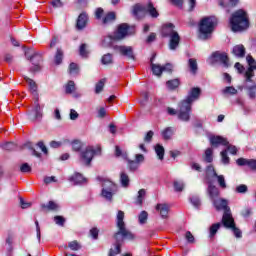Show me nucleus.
Listing matches in <instances>:
<instances>
[{
	"instance_id": "1",
	"label": "nucleus",
	"mask_w": 256,
	"mask_h": 256,
	"mask_svg": "<svg viewBox=\"0 0 256 256\" xmlns=\"http://www.w3.org/2000/svg\"><path fill=\"white\" fill-rule=\"evenodd\" d=\"M125 212L119 210L116 216V225L118 231L114 234V239L116 243L109 251V256L119 255L121 253V242L123 241H133L135 239V234H132L131 231L125 226Z\"/></svg>"
},
{
	"instance_id": "2",
	"label": "nucleus",
	"mask_w": 256,
	"mask_h": 256,
	"mask_svg": "<svg viewBox=\"0 0 256 256\" xmlns=\"http://www.w3.org/2000/svg\"><path fill=\"white\" fill-rule=\"evenodd\" d=\"M230 27L234 33H239L249 29V15L247 11L239 9L230 18Z\"/></svg>"
},
{
	"instance_id": "3",
	"label": "nucleus",
	"mask_w": 256,
	"mask_h": 256,
	"mask_svg": "<svg viewBox=\"0 0 256 256\" xmlns=\"http://www.w3.org/2000/svg\"><path fill=\"white\" fill-rule=\"evenodd\" d=\"M217 23V18L210 16L203 18L199 24V39L206 41V39H211V34L215 29V24Z\"/></svg>"
},
{
	"instance_id": "4",
	"label": "nucleus",
	"mask_w": 256,
	"mask_h": 256,
	"mask_svg": "<svg viewBox=\"0 0 256 256\" xmlns=\"http://www.w3.org/2000/svg\"><path fill=\"white\" fill-rule=\"evenodd\" d=\"M162 36L169 37V49L175 51L179 47L181 37L179 33L175 31V25L168 23L162 27Z\"/></svg>"
},
{
	"instance_id": "5",
	"label": "nucleus",
	"mask_w": 256,
	"mask_h": 256,
	"mask_svg": "<svg viewBox=\"0 0 256 256\" xmlns=\"http://www.w3.org/2000/svg\"><path fill=\"white\" fill-rule=\"evenodd\" d=\"M222 225L226 227V229H231L236 239H241V237H243V232L235 226V220L233 219L231 212L226 211L223 214Z\"/></svg>"
},
{
	"instance_id": "6",
	"label": "nucleus",
	"mask_w": 256,
	"mask_h": 256,
	"mask_svg": "<svg viewBox=\"0 0 256 256\" xmlns=\"http://www.w3.org/2000/svg\"><path fill=\"white\" fill-rule=\"evenodd\" d=\"M95 155H101V148L89 146L84 151L80 153V162L82 165H91V162L93 161V157Z\"/></svg>"
},
{
	"instance_id": "7",
	"label": "nucleus",
	"mask_w": 256,
	"mask_h": 256,
	"mask_svg": "<svg viewBox=\"0 0 256 256\" xmlns=\"http://www.w3.org/2000/svg\"><path fill=\"white\" fill-rule=\"evenodd\" d=\"M191 111H193V106L187 102L181 101L178 105V119L184 123H189L191 121Z\"/></svg>"
},
{
	"instance_id": "8",
	"label": "nucleus",
	"mask_w": 256,
	"mask_h": 256,
	"mask_svg": "<svg viewBox=\"0 0 256 256\" xmlns=\"http://www.w3.org/2000/svg\"><path fill=\"white\" fill-rule=\"evenodd\" d=\"M117 193V185L110 180H104L102 183L101 195L106 201H113V195Z\"/></svg>"
},
{
	"instance_id": "9",
	"label": "nucleus",
	"mask_w": 256,
	"mask_h": 256,
	"mask_svg": "<svg viewBox=\"0 0 256 256\" xmlns=\"http://www.w3.org/2000/svg\"><path fill=\"white\" fill-rule=\"evenodd\" d=\"M210 145H212V147H219V145L227 146L226 151H228L231 155H237V147L229 145V141L221 136H211Z\"/></svg>"
},
{
	"instance_id": "10",
	"label": "nucleus",
	"mask_w": 256,
	"mask_h": 256,
	"mask_svg": "<svg viewBox=\"0 0 256 256\" xmlns=\"http://www.w3.org/2000/svg\"><path fill=\"white\" fill-rule=\"evenodd\" d=\"M246 61L249 65L248 69L244 73L246 83H253V77H255V70H256V61L254 60L253 56L247 55Z\"/></svg>"
},
{
	"instance_id": "11",
	"label": "nucleus",
	"mask_w": 256,
	"mask_h": 256,
	"mask_svg": "<svg viewBox=\"0 0 256 256\" xmlns=\"http://www.w3.org/2000/svg\"><path fill=\"white\" fill-rule=\"evenodd\" d=\"M209 63H222L223 67H229V57L225 52H213L209 57Z\"/></svg>"
},
{
	"instance_id": "12",
	"label": "nucleus",
	"mask_w": 256,
	"mask_h": 256,
	"mask_svg": "<svg viewBox=\"0 0 256 256\" xmlns=\"http://www.w3.org/2000/svg\"><path fill=\"white\" fill-rule=\"evenodd\" d=\"M27 119H29V121H39L43 119V106L39 104L38 100L34 102L33 109L27 114Z\"/></svg>"
},
{
	"instance_id": "13",
	"label": "nucleus",
	"mask_w": 256,
	"mask_h": 256,
	"mask_svg": "<svg viewBox=\"0 0 256 256\" xmlns=\"http://www.w3.org/2000/svg\"><path fill=\"white\" fill-rule=\"evenodd\" d=\"M199 97H201V88L194 87L188 92L187 97L182 100V102L188 103L193 106V103H195V101H198Z\"/></svg>"
},
{
	"instance_id": "14",
	"label": "nucleus",
	"mask_w": 256,
	"mask_h": 256,
	"mask_svg": "<svg viewBox=\"0 0 256 256\" xmlns=\"http://www.w3.org/2000/svg\"><path fill=\"white\" fill-rule=\"evenodd\" d=\"M151 70L153 72V75H156V77H161L163 71L171 73V71H173V65L168 63L164 66H161L159 64L151 63Z\"/></svg>"
},
{
	"instance_id": "15",
	"label": "nucleus",
	"mask_w": 256,
	"mask_h": 256,
	"mask_svg": "<svg viewBox=\"0 0 256 256\" xmlns=\"http://www.w3.org/2000/svg\"><path fill=\"white\" fill-rule=\"evenodd\" d=\"M115 50L127 59L135 60V54H133V47L131 46H115Z\"/></svg>"
},
{
	"instance_id": "16",
	"label": "nucleus",
	"mask_w": 256,
	"mask_h": 256,
	"mask_svg": "<svg viewBox=\"0 0 256 256\" xmlns=\"http://www.w3.org/2000/svg\"><path fill=\"white\" fill-rule=\"evenodd\" d=\"M126 35H129V25L121 24L118 26L117 31L114 33L113 39L116 41H121V39H125Z\"/></svg>"
},
{
	"instance_id": "17",
	"label": "nucleus",
	"mask_w": 256,
	"mask_h": 256,
	"mask_svg": "<svg viewBox=\"0 0 256 256\" xmlns=\"http://www.w3.org/2000/svg\"><path fill=\"white\" fill-rule=\"evenodd\" d=\"M236 163L239 167H249L251 171L256 172V160L255 159H246V158H238Z\"/></svg>"
},
{
	"instance_id": "18",
	"label": "nucleus",
	"mask_w": 256,
	"mask_h": 256,
	"mask_svg": "<svg viewBox=\"0 0 256 256\" xmlns=\"http://www.w3.org/2000/svg\"><path fill=\"white\" fill-rule=\"evenodd\" d=\"M212 203L217 211H224V214L226 213V211H229V213H231V210L227 206V200L217 198L216 200H213Z\"/></svg>"
},
{
	"instance_id": "19",
	"label": "nucleus",
	"mask_w": 256,
	"mask_h": 256,
	"mask_svg": "<svg viewBox=\"0 0 256 256\" xmlns=\"http://www.w3.org/2000/svg\"><path fill=\"white\" fill-rule=\"evenodd\" d=\"M155 209L157 213L160 215L161 219H167L169 217V204L158 203Z\"/></svg>"
},
{
	"instance_id": "20",
	"label": "nucleus",
	"mask_w": 256,
	"mask_h": 256,
	"mask_svg": "<svg viewBox=\"0 0 256 256\" xmlns=\"http://www.w3.org/2000/svg\"><path fill=\"white\" fill-rule=\"evenodd\" d=\"M30 61H32V67L31 71L36 72L41 70V62L43 61V58L39 54H34L32 57H30Z\"/></svg>"
},
{
	"instance_id": "21",
	"label": "nucleus",
	"mask_w": 256,
	"mask_h": 256,
	"mask_svg": "<svg viewBox=\"0 0 256 256\" xmlns=\"http://www.w3.org/2000/svg\"><path fill=\"white\" fill-rule=\"evenodd\" d=\"M245 53V46H243V44H238L232 48V54L238 59H243V57H245Z\"/></svg>"
},
{
	"instance_id": "22",
	"label": "nucleus",
	"mask_w": 256,
	"mask_h": 256,
	"mask_svg": "<svg viewBox=\"0 0 256 256\" xmlns=\"http://www.w3.org/2000/svg\"><path fill=\"white\" fill-rule=\"evenodd\" d=\"M132 13L134 17L141 19V17H145V13H147V8H145L143 5L136 4L133 7Z\"/></svg>"
},
{
	"instance_id": "23",
	"label": "nucleus",
	"mask_w": 256,
	"mask_h": 256,
	"mask_svg": "<svg viewBox=\"0 0 256 256\" xmlns=\"http://www.w3.org/2000/svg\"><path fill=\"white\" fill-rule=\"evenodd\" d=\"M87 14L82 13L78 16L77 19V23H76V29H78V31H82V29H85V27H87Z\"/></svg>"
},
{
	"instance_id": "24",
	"label": "nucleus",
	"mask_w": 256,
	"mask_h": 256,
	"mask_svg": "<svg viewBox=\"0 0 256 256\" xmlns=\"http://www.w3.org/2000/svg\"><path fill=\"white\" fill-rule=\"evenodd\" d=\"M188 69L191 75H197V72L199 71V64L197 63V59H188Z\"/></svg>"
},
{
	"instance_id": "25",
	"label": "nucleus",
	"mask_w": 256,
	"mask_h": 256,
	"mask_svg": "<svg viewBox=\"0 0 256 256\" xmlns=\"http://www.w3.org/2000/svg\"><path fill=\"white\" fill-rule=\"evenodd\" d=\"M208 195L212 202L219 199V188L210 184L208 186Z\"/></svg>"
},
{
	"instance_id": "26",
	"label": "nucleus",
	"mask_w": 256,
	"mask_h": 256,
	"mask_svg": "<svg viewBox=\"0 0 256 256\" xmlns=\"http://www.w3.org/2000/svg\"><path fill=\"white\" fill-rule=\"evenodd\" d=\"M85 181H87L85 179V177H83V175H81L79 173H75L74 175H72L69 178V182L74 183V185H83V183H85Z\"/></svg>"
},
{
	"instance_id": "27",
	"label": "nucleus",
	"mask_w": 256,
	"mask_h": 256,
	"mask_svg": "<svg viewBox=\"0 0 256 256\" xmlns=\"http://www.w3.org/2000/svg\"><path fill=\"white\" fill-rule=\"evenodd\" d=\"M131 183V180L129 179V175L125 172L120 173V185L124 188L127 189L129 187V184Z\"/></svg>"
},
{
	"instance_id": "28",
	"label": "nucleus",
	"mask_w": 256,
	"mask_h": 256,
	"mask_svg": "<svg viewBox=\"0 0 256 256\" xmlns=\"http://www.w3.org/2000/svg\"><path fill=\"white\" fill-rule=\"evenodd\" d=\"M41 207L46 211H59V204L55 201H49L47 204H42Z\"/></svg>"
},
{
	"instance_id": "29",
	"label": "nucleus",
	"mask_w": 256,
	"mask_h": 256,
	"mask_svg": "<svg viewBox=\"0 0 256 256\" xmlns=\"http://www.w3.org/2000/svg\"><path fill=\"white\" fill-rule=\"evenodd\" d=\"M173 133H175V130L171 127H167L161 132V135L164 141H169V139L173 137Z\"/></svg>"
},
{
	"instance_id": "30",
	"label": "nucleus",
	"mask_w": 256,
	"mask_h": 256,
	"mask_svg": "<svg viewBox=\"0 0 256 256\" xmlns=\"http://www.w3.org/2000/svg\"><path fill=\"white\" fill-rule=\"evenodd\" d=\"M223 224L221 223H214L209 227V237L210 239H213V237H215V235H217V231H219V229H221V226Z\"/></svg>"
},
{
	"instance_id": "31",
	"label": "nucleus",
	"mask_w": 256,
	"mask_h": 256,
	"mask_svg": "<svg viewBox=\"0 0 256 256\" xmlns=\"http://www.w3.org/2000/svg\"><path fill=\"white\" fill-rule=\"evenodd\" d=\"M180 84L181 82L179 81V79L168 80L166 82V87L170 91H175V89H177V87H179Z\"/></svg>"
},
{
	"instance_id": "32",
	"label": "nucleus",
	"mask_w": 256,
	"mask_h": 256,
	"mask_svg": "<svg viewBox=\"0 0 256 256\" xmlns=\"http://www.w3.org/2000/svg\"><path fill=\"white\" fill-rule=\"evenodd\" d=\"M25 80L28 83L29 90L32 93V95H37V83H35V81H33V79L29 77H26Z\"/></svg>"
},
{
	"instance_id": "33",
	"label": "nucleus",
	"mask_w": 256,
	"mask_h": 256,
	"mask_svg": "<svg viewBox=\"0 0 256 256\" xmlns=\"http://www.w3.org/2000/svg\"><path fill=\"white\" fill-rule=\"evenodd\" d=\"M115 21V12H109L102 18L103 25H109Z\"/></svg>"
},
{
	"instance_id": "34",
	"label": "nucleus",
	"mask_w": 256,
	"mask_h": 256,
	"mask_svg": "<svg viewBox=\"0 0 256 256\" xmlns=\"http://www.w3.org/2000/svg\"><path fill=\"white\" fill-rule=\"evenodd\" d=\"M155 153H156L158 159H160V161H163V159L165 157V148H163V146L161 144H157L155 146Z\"/></svg>"
},
{
	"instance_id": "35",
	"label": "nucleus",
	"mask_w": 256,
	"mask_h": 256,
	"mask_svg": "<svg viewBox=\"0 0 256 256\" xmlns=\"http://www.w3.org/2000/svg\"><path fill=\"white\" fill-rule=\"evenodd\" d=\"M146 12L149 13V15L152 16L154 19H157V17H159V12H157V9L153 7L152 3H149L147 5Z\"/></svg>"
},
{
	"instance_id": "36",
	"label": "nucleus",
	"mask_w": 256,
	"mask_h": 256,
	"mask_svg": "<svg viewBox=\"0 0 256 256\" xmlns=\"http://www.w3.org/2000/svg\"><path fill=\"white\" fill-rule=\"evenodd\" d=\"M246 89L248 91V96L250 99H255L256 97V84L252 83V85H246Z\"/></svg>"
},
{
	"instance_id": "37",
	"label": "nucleus",
	"mask_w": 256,
	"mask_h": 256,
	"mask_svg": "<svg viewBox=\"0 0 256 256\" xmlns=\"http://www.w3.org/2000/svg\"><path fill=\"white\" fill-rule=\"evenodd\" d=\"M54 63L55 65H61V63H63V50L57 49L54 56Z\"/></svg>"
},
{
	"instance_id": "38",
	"label": "nucleus",
	"mask_w": 256,
	"mask_h": 256,
	"mask_svg": "<svg viewBox=\"0 0 256 256\" xmlns=\"http://www.w3.org/2000/svg\"><path fill=\"white\" fill-rule=\"evenodd\" d=\"M218 3L220 7H235L239 3V0H229L228 3L225 0H218Z\"/></svg>"
},
{
	"instance_id": "39",
	"label": "nucleus",
	"mask_w": 256,
	"mask_h": 256,
	"mask_svg": "<svg viewBox=\"0 0 256 256\" xmlns=\"http://www.w3.org/2000/svg\"><path fill=\"white\" fill-rule=\"evenodd\" d=\"M101 63L102 65H111L113 63V55L110 53L103 55Z\"/></svg>"
},
{
	"instance_id": "40",
	"label": "nucleus",
	"mask_w": 256,
	"mask_h": 256,
	"mask_svg": "<svg viewBox=\"0 0 256 256\" xmlns=\"http://www.w3.org/2000/svg\"><path fill=\"white\" fill-rule=\"evenodd\" d=\"M222 93L226 96L237 95V89L233 86H227L222 90Z\"/></svg>"
},
{
	"instance_id": "41",
	"label": "nucleus",
	"mask_w": 256,
	"mask_h": 256,
	"mask_svg": "<svg viewBox=\"0 0 256 256\" xmlns=\"http://www.w3.org/2000/svg\"><path fill=\"white\" fill-rule=\"evenodd\" d=\"M147 219H149V214L147 211H142L138 216V221L140 225H145L147 223Z\"/></svg>"
},
{
	"instance_id": "42",
	"label": "nucleus",
	"mask_w": 256,
	"mask_h": 256,
	"mask_svg": "<svg viewBox=\"0 0 256 256\" xmlns=\"http://www.w3.org/2000/svg\"><path fill=\"white\" fill-rule=\"evenodd\" d=\"M127 163H128L129 171H137V169H139V167L141 165V164L137 163L135 160H129V159H127Z\"/></svg>"
},
{
	"instance_id": "43",
	"label": "nucleus",
	"mask_w": 256,
	"mask_h": 256,
	"mask_svg": "<svg viewBox=\"0 0 256 256\" xmlns=\"http://www.w3.org/2000/svg\"><path fill=\"white\" fill-rule=\"evenodd\" d=\"M145 189H140L138 191V196H137V199H136V205H143V200L145 199Z\"/></svg>"
},
{
	"instance_id": "44",
	"label": "nucleus",
	"mask_w": 256,
	"mask_h": 256,
	"mask_svg": "<svg viewBox=\"0 0 256 256\" xmlns=\"http://www.w3.org/2000/svg\"><path fill=\"white\" fill-rule=\"evenodd\" d=\"M214 177H216L218 185H219V187H221V189H227V183L225 182V176L216 174V176H214Z\"/></svg>"
},
{
	"instance_id": "45",
	"label": "nucleus",
	"mask_w": 256,
	"mask_h": 256,
	"mask_svg": "<svg viewBox=\"0 0 256 256\" xmlns=\"http://www.w3.org/2000/svg\"><path fill=\"white\" fill-rule=\"evenodd\" d=\"M211 177H217V172H215V168L210 165L206 168V179H211Z\"/></svg>"
},
{
	"instance_id": "46",
	"label": "nucleus",
	"mask_w": 256,
	"mask_h": 256,
	"mask_svg": "<svg viewBox=\"0 0 256 256\" xmlns=\"http://www.w3.org/2000/svg\"><path fill=\"white\" fill-rule=\"evenodd\" d=\"M69 74L70 75H78L79 74V66L76 63H71L69 65Z\"/></svg>"
},
{
	"instance_id": "47",
	"label": "nucleus",
	"mask_w": 256,
	"mask_h": 256,
	"mask_svg": "<svg viewBox=\"0 0 256 256\" xmlns=\"http://www.w3.org/2000/svg\"><path fill=\"white\" fill-rule=\"evenodd\" d=\"M205 161H207V163H211L213 161V149L212 148L206 149Z\"/></svg>"
},
{
	"instance_id": "48",
	"label": "nucleus",
	"mask_w": 256,
	"mask_h": 256,
	"mask_svg": "<svg viewBox=\"0 0 256 256\" xmlns=\"http://www.w3.org/2000/svg\"><path fill=\"white\" fill-rule=\"evenodd\" d=\"M1 148L4 149V151H13V149H15V143L6 142L4 144H1Z\"/></svg>"
},
{
	"instance_id": "49",
	"label": "nucleus",
	"mask_w": 256,
	"mask_h": 256,
	"mask_svg": "<svg viewBox=\"0 0 256 256\" xmlns=\"http://www.w3.org/2000/svg\"><path fill=\"white\" fill-rule=\"evenodd\" d=\"M74 91H75V82L70 80L66 84V93L71 94Z\"/></svg>"
},
{
	"instance_id": "50",
	"label": "nucleus",
	"mask_w": 256,
	"mask_h": 256,
	"mask_svg": "<svg viewBox=\"0 0 256 256\" xmlns=\"http://www.w3.org/2000/svg\"><path fill=\"white\" fill-rule=\"evenodd\" d=\"M174 189L175 191H178V192L183 191V189H185V183H183L182 181H175Z\"/></svg>"
},
{
	"instance_id": "51",
	"label": "nucleus",
	"mask_w": 256,
	"mask_h": 256,
	"mask_svg": "<svg viewBox=\"0 0 256 256\" xmlns=\"http://www.w3.org/2000/svg\"><path fill=\"white\" fill-rule=\"evenodd\" d=\"M111 43H113V38L110 36H107L102 40L101 46L102 47H111Z\"/></svg>"
},
{
	"instance_id": "52",
	"label": "nucleus",
	"mask_w": 256,
	"mask_h": 256,
	"mask_svg": "<svg viewBox=\"0 0 256 256\" xmlns=\"http://www.w3.org/2000/svg\"><path fill=\"white\" fill-rule=\"evenodd\" d=\"M190 202L192 203V205L196 208H199L201 205V199H199V196H192L190 198Z\"/></svg>"
},
{
	"instance_id": "53",
	"label": "nucleus",
	"mask_w": 256,
	"mask_h": 256,
	"mask_svg": "<svg viewBox=\"0 0 256 256\" xmlns=\"http://www.w3.org/2000/svg\"><path fill=\"white\" fill-rule=\"evenodd\" d=\"M105 87V79H101L97 84L95 88L96 93H101L103 91V88Z\"/></svg>"
},
{
	"instance_id": "54",
	"label": "nucleus",
	"mask_w": 256,
	"mask_h": 256,
	"mask_svg": "<svg viewBox=\"0 0 256 256\" xmlns=\"http://www.w3.org/2000/svg\"><path fill=\"white\" fill-rule=\"evenodd\" d=\"M81 147H83V144L79 140H74L72 142V149L73 151H81Z\"/></svg>"
},
{
	"instance_id": "55",
	"label": "nucleus",
	"mask_w": 256,
	"mask_h": 256,
	"mask_svg": "<svg viewBox=\"0 0 256 256\" xmlns=\"http://www.w3.org/2000/svg\"><path fill=\"white\" fill-rule=\"evenodd\" d=\"M79 53L81 57H87V55H89V51H87V44H82L80 46Z\"/></svg>"
},
{
	"instance_id": "56",
	"label": "nucleus",
	"mask_w": 256,
	"mask_h": 256,
	"mask_svg": "<svg viewBox=\"0 0 256 256\" xmlns=\"http://www.w3.org/2000/svg\"><path fill=\"white\" fill-rule=\"evenodd\" d=\"M68 247L72 250V251H79V249H81V246L79 245V243L77 241H72L68 244Z\"/></svg>"
},
{
	"instance_id": "57",
	"label": "nucleus",
	"mask_w": 256,
	"mask_h": 256,
	"mask_svg": "<svg viewBox=\"0 0 256 256\" xmlns=\"http://www.w3.org/2000/svg\"><path fill=\"white\" fill-rule=\"evenodd\" d=\"M221 158H222V163L224 165H229V156H227V150H223L221 152Z\"/></svg>"
},
{
	"instance_id": "58",
	"label": "nucleus",
	"mask_w": 256,
	"mask_h": 256,
	"mask_svg": "<svg viewBox=\"0 0 256 256\" xmlns=\"http://www.w3.org/2000/svg\"><path fill=\"white\" fill-rule=\"evenodd\" d=\"M54 221L56 225H59L60 227H63V225H65V218H63L62 216H55Z\"/></svg>"
},
{
	"instance_id": "59",
	"label": "nucleus",
	"mask_w": 256,
	"mask_h": 256,
	"mask_svg": "<svg viewBox=\"0 0 256 256\" xmlns=\"http://www.w3.org/2000/svg\"><path fill=\"white\" fill-rule=\"evenodd\" d=\"M115 155H116V157H121L123 159H127V153H123L121 151V148H119V146H116Z\"/></svg>"
},
{
	"instance_id": "60",
	"label": "nucleus",
	"mask_w": 256,
	"mask_h": 256,
	"mask_svg": "<svg viewBox=\"0 0 256 256\" xmlns=\"http://www.w3.org/2000/svg\"><path fill=\"white\" fill-rule=\"evenodd\" d=\"M137 164L141 165V163L145 162V156L143 154H136L135 155V160Z\"/></svg>"
},
{
	"instance_id": "61",
	"label": "nucleus",
	"mask_w": 256,
	"mask_h": 256,
	"mask_svg": "<svg viewBox=\"0 0 256 256\" xmlns=\"http://www.w3.org/2000/svg\"><path fill=\"white\" fill-rule=\"evenodd\" d=\"M20 171L22 173H29L31 171V166H29V164L24 163L22 164V166L20 167Z\"/></svg>"
},
{
	"instance_id": "62",
	"label": "nucleus",
	"mask_w": 256,
	"mask_h": 256,
	"mask_svg": "<svg viewBox=\"0 0 256 256\" xmlns=\"http://www.w3.org/2000/svg\"><path fill=\"white\" fill-rule=\"evenodd\" d=\"M247 185L241 184L236 187V193H245L247 191Z\"/></svg>"
},
{
	"instance_id": "63",
	"label": "nucleus",
	"mask_w": 256,
	"mask_h": 256,
	"mask_svg": "<svg viewBox=\"0 0 256 256\" xmlns=\"http://www.w3.org/2000/svg\"><path fill=\"white\" fill-rule=\"evenodd\" d=\"M103 8H98L96 11H95V17L96 19H102L103 18Z\"/></svg>"
},
{
	"instance_id": "64",
	"label": "nucleus",
	"mask_w": 256,
	"mask_h": 256,
	"mask_svg": "<svg viewBox=\"0 0 256 256\" xmlns=\"http://www.w3.org/2000/svg\"><path fill=\"white\" fill-rule=\"evenodd\" d=\"M251 213V208H245L244 210H242L241 215L242 217L247 218L250 217Z\"/></svg>"
}]
</instances>
